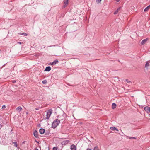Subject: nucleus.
I'll list each match as a JSON object with an SVG mask.
<instances>
[{
	"instance_id": "1",
	"label": "nucleus",
	"mask_w": 150,
	"mask_h": 150,
	"mask_svg": "<svg viewBox=\"0 0 150 150\" xmlns=\"http://www.w3.org/2000/svg\"><path fill=\"white\" fill-rule=\"evenodd\" d=\"M60 120L58 119H56L53 122L52 127L54 129H55L56 127L59 125L60 123Z\"/></svg>"
},
{
	"instance_id": "2",
	"label": "nucleus",
	"mask_w": 150,
	"mask_h": 150,
	"mask_svg": "<svg viewBox=\"0 0 150 150\" xmlns=\"http://www.w3.org/2000/svg\"><path fill=\"white\" fill-rule=\"evenodd\" d=\"M52 109H49L47 111L46 119H49L51 114L52 113Z\"/></svg>"
},
{
	"instance_id": "3",
	"label": "nucleus",
	"mask_w": 150,
	"mask_h": 150,
	"mask_svg": "<svg viewBox=\"0 0 150 150\" xmlns=\"http://www.w3.org/2000/svg\"><path fill=\"white\" fill-rule=\"evenodd\" d=\"M144 109L147 113H150V107L148 106L145 107Z\"/></svg>"
},
{
	"instance_id": "4",
	"label": "nucleus",
	"mask_w": 150,
	"mask_h": 150,
	"mask_svg": "<svg viewBox=\"0 0 150 150\" xmlns=\"http://www.w3.org/2000/svg\"><path fill=\"white\" fill-rule=\"evenodd\" d=\"M68 0H64V5L63 6V7L64 8H65L67 5L68 4Z\"/></svg>"
},
{
	"instance_id": "5",
	"label": "nucleus",
	"mask_w": 150,
	"mask_h": 150,
	"mask_svg": "<svg viewBox=\"0 0 150 150\" xmlns=\"http://www.w3.org/2000/svg\"><path fill=\"white\" fill-rule=\"evenodd\" d=\"M33 134L35 137L36 138H38V132L35 130L34 131Z\"/></svg>"
},
{
	"instance_id": "6",
	"label": "nucleus",
	"mask_w": 150,
	"mask_h": 150,
	"mask_svg": "<svg viewBox=\"0 0 150 150\" xmlns=\"http://www.w3.org/2000/svg\"><path fill=\"white\" fill-rule=\"evenodd\" d=\"M70 149L71 150H76V147L74 144H72L71 146Z\"/></svg>"
},
{
	"instance_id": "7",
	"label": "nucleus",
	"mask_w": 150,
	"mask_h": 150,
	"mask_svg": "<svg viewBox=\"0 0 150 150\" xmlns=\"http://www.w3.org/2000/svg\"><path fill=\"white\" fill-rule=\"evenodd\" d=\"M45 130L42 128L40 129L39 130V132L41 134H42L45 132Z\"/></svg>"
},
{
	"instance_id": "8",
	"label": "nucleus",
	"mask_w": 150,
	"mask_h": 150,
	"mask_svg": "<svg viewBox=\"0 0 150 150\" xmlns=\"http://www.w3.org/2000/svg\"><path fill=\"white\" fill-rule=\"evenodd\" d=\"M51 69V68L50 67L48 66L47 67H46L44 71H50Z\"/></svg>"
},
{
	"instance_id": "9",
	"label": "nucleus",
	"mask_w": 150,
	"mask_h": 150,
	"mask_svg": "<svg viewBox=\"0 0 150 150\" xmlns=\"http://www.w3.org/2000/svg\"><path fill=\"white\" fill-rule=\"evenodd\" d=\"M58 62V61L57 60H55L53 62L51 63V65H54L56 64Z\"/></svg>"
},
{
	"instance_id": "10",
	"label": "nucleus",
	"mask_w": 150,
	"mask_h": 150,
	"mask_svg": "<svg viewBox=\"0 0 150 150\" xmlns=\"http://www.w3.org/2000/svg\"><path fill=\"white\" fill-rule=\"evenodd\" d=\"M147 40V38L143 40L141 42V44L142 45H144L146 42Z\"/></svg>"
},
{
	"instance_id": "11",
	"label": "nucleus",
	"mask_w": 150,
	"mask_h": 150,
	"mask_svg": "<svg viewBox=\"0 0 150 150\" xmlns=\"http://www.w3.org/2000/svg\"><path fill=\"white\" fill-rule=\"evenodd\" d=\"M22 109V108L21 107L19 106L16 108V110L17 111H18V112H20L21 110Z\"/></svg>"
},
{
	"instance_id": "12",
	"label": "nucleus",
	"mask_w": 150,
	"mask_h": 150,
	"mask_svg": "<svg viewBox=\"0 0 150 150\" xmlns=\"http://www.w3.org/2000/svg\"><path fill=\"white\" fill-rule=\"evenodd\" d=\"M121 8L120 7H119L117 9V10L114 12V14H117L118 12L120 11Z\"/></svg>"
},
{
	"instance_id": "13",
	"label": "nucleus",
	"mask_w": 150,
	"mask_h": 150,
	"mask_svg": "<svg viewBox=\"0 0 150 150\" xmlns=\"http://www.w3.org/2000/svg\"><path fill=\"white\" fill-rule=\"evenodd\" d=\"M150 65L149 63L148 62H147L145 64V67L147 69H148V67Z\"/></svg>"
},
{
	"instance_id": "14",
	"label": "nucleus",
	"mask_w": 150,
	"mask_h": 150,
	"mask_svg": "<svg viewBox=\"0 0 150 150\" xmlns=\"http://www.w3.org/2000/svg\"><path fill=\"white\" fill-rule=\"evenodd\" d=\"M150 8V5H149L144 10L145 12L148 11Z\"/></svg>"
},
{
	"instance_id": "15",
	"label": "nucleus",
	"mask_w": 150,
	"mask_h": 150,
	"mask_svg": "<svg viewBox=\"0 0 150 150\" xmlns=\"http://www.w3.org/2000/svg\"><path fill=\"white\" fill-rule=\"evenodd\" d=\"M110 129L111 130H115L117 131H118V129L117 128L114 127H111L110 128Z\"/></svg>"
},
{
	"instance_id": "16",
	"label": "nucleus",
	"mask_w": 150,
	"mask_h": 150,
	"mask_svg": "<svg viewBox=\"0 0 150 150\" xmlns=\"http://www.w3.org/2000/svg\"><path fill=\"white\" fill-rule=\"evenodd\" d=\"M86 150H92L91 149L87 148V149ZM93 150H99V149H98V147H94V148L93 149Z\"/></svg>"
},
{
	"instance_id": "17",
	"label": "nucleus",
	"mask_w": 150,
	"mask_h": 150,
	"mask_svg": "<svg viewBox=\"0 0 150 150\" xmlns=\"http://www.w3.org/2000/svg\"><path fill=\"white\" fill-rule=\"evenodd\" d=\"M19 34L20 35H23L25 36H26L28 35V34L25 33H19Z\"/></svg>"
},
{
	"instance_id": "18",
	"label": "nucleus",
	"mask_w": 150,
	"mask_h": 150,
	"mask_svg": "<svg viewBox=\"0 0 150 150\" xmlns=\"http://www.w3.org/2000/svg\"><path fill=\"white\" fill-rule=\"evenodd\" d=\"M116 104L115 103H113L112 104V108L113 109H115L116 107Z\"/></svg>"
},
{
	"instance_id": "19",
	"label": "nucleus",
	"mask_w": 150,
	"mask_h": 150,
	"mask_svg": "<svg viewBox=\"0 0 150 150\" xmlns=\"http://www.w3.org/2000/svg\"><path fill=\"white\" fill-rule=\"evenodd\" d=\"M47 83V81L46 80H44L42 81V83L43 84H45Z\"/></svg>"
},
{
	"instance_id": "20",
	"label": "nucleus",
	"mask_w": 150,
	"mask_h": 150,
	"mask_svg": "<svg viewBox=\"0 0 150 150\" xmlns=\"http://www.w3.org/2000/svg\"><path fill=\"white\" fill-rule=\"evenodd\" d=\"M13 143L14 144V146L16 147H17V142H13Z\"/></svg>"
},
{
	"instance_id": "21",
	"label": "nucleus",
	"mask_w": 150,
	"mask_h": 150,
	"mask_svg": "<svg viewBox=\"0 0 150 150\" xmlns=\"http://www.w3.org/2000/svg\"><path fill=\"white\" fill-rule=\"evenodd\" d=\"M128 137V138L129 139H136V138L134 137Z\"/></svg>"
},
{
	"instance_id": "22",
	"label": "nucleus",
	"mask_w": 150,
	"mask_h": 150,
	"mask_svg": "<svg viewBox=\"0 0 150 150\" xmlns=\"http://www.w3.org/2000/svg\"><path fill=\"white\" fill-rule=\"evenodd\" d=\"M69 142V141L68 140H66L65 141L63 142H62L63 143H64V144H65V143H67Z\"/></svg>"
},
{
	"instance_id": "23",
	"label": "nucleus",
	"mask_w": 150,
	"mask_h": 150,
	"mask_svg": "<svg viewBox=\"0 0 150 150\" xmlns=\"http://www.w3.org/2000/svg\"><path fill=\"white\" fill-rule=\"evenodd\" d=\"M53 150H57V147H54L53 148Z\"/></svg>"
},
{
	"instance_id": "24",
	"label": "nucleus",
	"mask_w": 150,
	"mask_h": 150,
	"mask_svg": "<svg viewBox=\"0 0 150 150\" xmlns=\"http://www.w3.org/2000/svg\"><path fill=\"white\" fill-rule=\"evenodd\" d=\"M101 0H96V2L97 3H99L101 2Z\"/></svg>"
},
{
	"instance_id": "25",
	"label": "nucleus",
	"mask_w": 150,
	"mask_h": 150,
	"mask_svg": "<svg viewBox=\"0 0 150 150\" xmlns=\"http://www.w3.org/2000/svg\"><path fill=\"white\" fill-rule=\"evenodd\" d=\"M6 108L5 106V105H3L2 106V108L3 109H4V108Z\"/></svg>"
},
{
	"instance_id": "26",
	"label": "nucleus",
	"mask_w": 150,
	"mask_h": 150,
	"mask_svg": "<svg viewBox=\"0 0 150 150\" xmlns=\"http://www.w3.org/2000/svg\"><path fill=\"white\" fill-rule=\"evenodd\" d=\"M126 81L127 83H129L130 82V81H128V79H126Z\"/></svg>"
},
{
	"instance_id": "27",
	"label": "nucleus",
	"mask_w": 150,
	"mask_h": 150,
	"mask_svg": "<svg viewBox=\"0 0 150 150\" xmlns=\"http://www.w3.org/2000/svg\"><path fill=\"white\" fill-rule=\"evenodd\" d=\"M12 82L13 83H15L16 82V81L15 80H13L12 81Z\"/></svg>"
},
{
	"instance_id": "28",
	"label": "nucleus",
	"mask_w": 150,
	"mask_h": 150,
	"mask_svg": "<svg viewBox=\"0 0 150 150\" xmlns=\"http://www.w3.org/2000/svg\"><path fill=\"white\" fill-rule=\"evenodd\" d=\"M120 0H116V1L117 2H118L120 1Z\"/></svg>"
},
{
	"instance_id": "29",
	"label": "nucleus",
	"mask_w": 150,
	"mask_h": 150,
	"mask_svg": "<svg viewBox=\"0 0 150 150\" xmlns=\"http://www.w3.org/2000/svg\"><path fill=\"white\" fill-rule=\"evenodd\" d=\"M17 43H18V44H21V42H18Z\"/></svg>"
},
{
	"instance_id": "30",
	"label": "nucleus",
	"mask_w": 150,
	"mask_h": 150,
	"mask_svg": "<svg viewBox=\"0 0 150 150\" xmlns=\"http://www.w3.org/2000/svg\"><path fill=\"white\" fill-rule=\"evenodd\" d=\"M35 110H39V108H35Z\"/></svg>"
},
{
	"instance_id": "31",
	"label": "nucleus",
	"mask_w": 150,
	"mask_h": 150,
	"mask_svg": "<svg viewBox=\"0 0 150 150\" xmlns=\"http://www.w3.org/2000/svg\"><path fill=\"white\" fill-rule=\"evenodd\" d=\"M2 125H1V124H0V128L1 127H2Z\"/></svg>"
},
{
	"instance_id": "32",
	"label": "nucleus",
	"mask_w": 150,
	"mask_h": 150,
	"mask_svg": "<svg viewBox=\"0 0 150 150\" xmlns=\"http://www.w3.org/2000/svg\"><path fill=\"white\" fill-rule=\"evenodd\" d=\"M35 150H38V149L37 148H36L35 149Z\"/></svg>"
},
{
	"instance_id": "33",
	"label": "nucleus",
	"mask_w": 150,
	"mask_h": 150,
	"mask_svg": "<svg viewBox=\"0 0 150 150\" xmlns=\"http://www.w3.org/2000/svg\"><path fill=\"white\" fill-rule=\"evenodd\" d=\"M64 115H65L64 114L62 116H63V117H64Z\"/></svg>"
},
{
	"instance_id": "34",
	"label": "nucleus",
	"mask_w": 150,
	"mask_h": 150,
	"mask_svg": "<svg viewBox=\"0 0 150 150\" xmlns=\"http://www.w3.org/2000/svg\"><path fill=\"white\" fill-rule=\"evenodd\" d=\"M52 46H48V47H52Z\"/></svg>"
},
{
	"instance_id": "35",
	"label": "nucleus",
	"mask_w": 150,
	"mask_h": 150,
	"mask_svg": "<svg viewBox=\"0 0 150 150\" xmlns=\"http://www.w3.org/2000/svg\"><path fill=\"white\" fill-rule=\"evenodd\" d=\"M64 118H62V119L61 120H62Z\"/></svg>"
}]
</instances>
